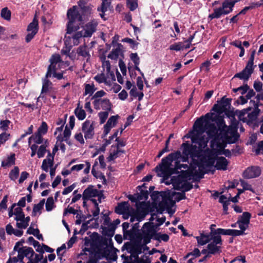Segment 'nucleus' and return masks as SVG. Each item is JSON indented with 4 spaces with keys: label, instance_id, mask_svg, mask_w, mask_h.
<instances>
[{
    "label": "nucleus",
    "instance_id": "20",
    "mask_svg": "<svg viewBox=\"0 0 263 263\" xmlns=\"http://www.w3.org/2000/svg\"><path fill=\"white\" fill-rule=\"evenodd\" d=\"M98 22L96 21H92L88 23L84 28V32H83L84 37H90L96 31Z\"/></svg>",
    "mask_w": 263,
    "mask_h": 263
},
{
    "label": "nucleus",
    "instance_id": "50",
    "mask_svg": "<svg viewBox=\"0 0 263 263\" xmlns=\"http://www.w3.org/2000/svg\"><path fill=\"white\" fill-rule=\"evenodd\" d=\"M19 175V168L18 167L15 166L13 170L11 171L9 173V177L12 180H15Z\"/></svg>",
    "mask_w": 263,
    "mask_h": 263
},
{
    "label": "nucleus",
    "instance_id": "14",
    "mask_svg": "<svg viewBox=\"0 0 263 263\" xmlns=\"http://www.w3.org/2000/svg\"><path fill=\"white\" fill-rule=\"evenodd\" d=\"M94 79L99 84L104 83L107 86H111L112 84L116 81L115 74L111 73L106 74L102 72L97 74Z\"/></svg>",
    "mask_w": 263,
    "mask_h": 263
},
{
    "label": "nucleus",
    "instance_id": "51",
    "mask_svg": "<svg viewBox=\"0 0 263 263\" xmlns=\"http://www.w3.org/2000/svg\"><path fill=\"white\" fill-rule=\"evenodd\" d=\"M126 5L131 11L135 10L138 7L137 0H126Z\"/></svg>",
    "mask_w": 263,
    "mask_h": 263
},
{
    "label": "nucleus",
    "instance_id": "21",
    "mask_svg": "<svg viewBox=\"0 0 263 263\" xmlns=\"http://www.w3.org/2000/svg\"><path fill=\"white\" fill-rule=\"evenodd\" d=\"M213 235H229L232 236H240L241 234L240 231H238L237 230L234 229H224L218 228L214 232L212 233Z\"/></svg>",
    "mask_w": 263,
    "mask_h": 263
},
{
    "label": "nucleus",
    "instance_id": "63",
    "mask_svg": "<svg viewBox=\"0 0 263 263\" xmlns=\"http://www.w3.org/2000/svg\"><path fill=\"white\" fill-rule=\"evenodd\" d=\"M85 103L84 105L85 108L87 110V111H88L89 113H92L93 110L91 107V103L89 99V98H87L85 99Z\"/></svg>",
    "mask_w": 263,
    "mask_h": 263
},
{
    "label": "nucleus",
    "instance_id": "13",
    "mask_svg": "<svg viewBox=\"0 0 263 263\" xmlns=\"http://www.w3.org/2000/svg\"><path fill=\"white\" fill-rule=\"evenodd\" d=\"M82 131L85 139H91L95 135V122L87 120L82 125Z\"/></svg>",
    "mask_w": 263,
    "mask_h": 263
},
{
    "label": "nucleus",
    "instance_id": "16",
    "mask_svg": "<svg viewBox=\"0 0 263 263\" xmlns=\"http://www.w3.org/2000/svg\"><path fill=\"white\" fill-rule=\"evenodd\" d=\"M8 215L9 217L15 216L14 219L16 221L20 220L25 215L23 210L21 207L16 206V204H13L9 209Z\"/></svg>",
    "mask_w": 263,
    "mask_h": 263
},
{
    "label": "nucleus",
    "instance_id": "15",
    "mask_svg": "<svg viewBox=\"0 0 263 263\" xmlns=\"http://www.w3.org/2000/svg\"><path fill=\"white\" fill-rule=\"evenodd\" d=\"M146 212L144 210L137 208L136 210L132 209L130 214V222L137 221L138 222L142 221L146 216Z\"/></svg>",
    "mask_w": 263,
    "mask_h": 263
},
{
    "label": "nucleus",
    "instance_id": "43",
    "mask_svg": "<svg viewBox=\"0 0 263 263\" xmlns=\"http://www.w3.org/2000/svg\"><path fill=\"white\" fill-rule=\"evenodd\" d=\"M154 239L159 241H163L166 242L169 239V236L166 234L157 233L156 235L155 236Z\"/></svg>",
    "mask_w": 263,
    "mask_h": 263
},
{
    "label": "nucleus",
    "instance_id": "46",
    "mask_svg": "<svg viewBox=\"0 0 263 263\" xmlns=\"http://www.w3.org/2000/svg\"><path fill=\"white\" fill-rule=\"evenodd\" d=\"M101 8H98V11H101L102 12H105L109 8L111 4V0H102Z\"/></svg>",
    "mask_w": 263,
    "mask_h": 263
},
{
    "label": "nucleus",
    "instance_id": "44",
    "mask_svg": "<svg viewBox=\"0 0 263 263\" xmlns=\"http://www.w3.org/2000/svg\"><path fill=\"white\" fill-rule=\"evenodd\" d=\"M250 218L251 214L249 213L244 212L239 218L238 221L249 224Z\"/></svg>",
    "mask_w": 263,
    "mask_h": 263
},
{
    "label": "nucleus",
    "instance_id": "3",
    "mask_svg": "<svg viewBox=\"0 0 263 263\" xmlns=\"http://www.w3.org/2000/svg\"><path fill=\"white\" fill-rule=\"evenodd\" d=\"M231 130V137H226V139L212 141L211 155L217 156L219 155H224L226 157H230L231 155V152L228 149H225L227 143H233L237 140V136H235V131L231 127L229 128Z\"/></svg>",
    "mask_w": 263,
    "mask_h": 263
},
{
    "label": "nucleus",
    "instance_id": "58",
    "mask_svg": "<svg viewBox=\"0 0 263 263\" xmlns=\"http://www.w3.org/2000/svg\"><path fill=\"white\" fill-rule=\"evenodd\" d=\"M10 123V121L7 120L1 121L0 122V128L3 130H7L9 127Z\"/></svg>",
    "mask_w": 263,
    "mask_h": 263
},
{
    "label": "nucleus",
    "instance_id": "47",
    "mask_svg": "<svg viewBox=\"0 0 263 263\" xmlns=\"http://www.w3.org/2000/svg\"><path fill=\"white\" fill-rule=\"evenodd\" d=\"M184 47V44L183 42H178L173 44L170 46V49L171 50L180 51Z\"/></svg>",
    "mask_w": 263,
    "mask_h": 263
},
{
    "label": "nucleus",
    "instance_id": "45",
    "mask_svg": "<svg viewBox=\"0 0 263 263\" xmlns=\"http://www.w3.org/2000/svg\"><path fill=\"white\" fill-rule=\"evenodd\" d=\"M120 153H123V151L119 150L118 148H117L116 150H111L110 155L108 157V161H112L119 156V154Z\"/></svg>",
    "mask_w": 263,
    "mask_h": 263
},
{
    "label": "nucleus",
    "instance_id": "8",
    "mask_svg": "<svg viewBox=\"0 0 263 263\" xmlns=\"http://www.w3.org/2000/svg\"><path fill=\"white\" fill-rule=\"evenodd\" d=\"M152 198L155 203L159 202V206L166 210L171 215L175 213V210L173 209L175 204V202L170 198L164 197L162 193H154L152 195Z\"/></svg>",
    "mask_w": 263,
    "mask_h": 263
},
{
    "label": "nucleus",
    "instance_id": "2",
    "mask_svg": "<svg viewBox=\"0 0 263 263\" xmlns=\"http://www.w3.org/2000/svg\"><path fill=\"white\" fill-rule=\"evenodd\" d=\"M210 115L207 114L197 119L194 124V130L190 133V137L192 144L184 143L182 144V155L180 152L177 151L170 154L167 157L163 158V161L171 162L172 159L182 158L183 161H187L189 158L195 159L198 158L203 149L207 146L210 139L213 141L226 139V137H231V127L235 131V136H237L236 130L232 126H227L223 119L219 118L216 121L218 127L213 123H211L209 119Z\"/></svg>",
    "mask_w": 263,
    "mask_h": 263
},
{
    "label": "nucleus",
    "instance_id": "52",
    "mask_svg": "<svg viewBox=\"0 0 263 263\" xmlns=\"http://www.w3.org/2000/svg\"><path fill=\"white\" fill-rule=\"evenodd\" d=\"M108 110H106V111H102V112H100L99 113L98 116L99 117L100 123L101 124L104 123L105 122L107 118H108Z\"/></svg>",
    "mask_w": 263,
    "mask_h": 263
},
{
    "label": "nucleus",
    "instance_id": "28",
    "mask_svg": "<svg viewBox=\"0 0 263 263\" xmlns=\"http://www.w3.org/2000/svg\"><path fill=\"white\" fill-rule=\"evenodd\" d=\"M47 78L48 77H46V78L43 81L42 92L40 96L37 98V102L40 101L41 99H43L44 98L43 93L48 90L49 87L52 84L51 82L47 79Z\"/></svg>",
    "mask_w": 263,
    "mask_h": 263
},
{
    "label": "nucleus",
    "instance_id": "11",
    "mask_svg": "<svg viewBox=\"0 0 263 263\" xmlns=\"http://www.w3.org/2000/svg\"><path fill=\"white\" fill-rule=\"evenodd\" d=\"M254 54L251 55L249 61H248L245 68L240 72L235 74L233 78H238L240 80L246 82L248 80L251 74L254 70L253 68Z\"/></svg>",
    "mask_w": 263,
    "mask_h": 263
},
{
    "label": "nucleus",
    "instance_id": "37",
    "mask_svg": "<svg viewBox=\"0 0 263 263\" xmlns=\"http://www.w3.org/2000/svg\"><path fill=\"white\" fill-rule=\"evenodd\" d=\"M77 53L79 55L86 58L87 60L90 57V54H89L87 48L86 46L79 47L77 49Z\"/></svg>",
    "mask_w": 263,
    "mask_h": 263
},
{
    "label": "nucleus",
    "instance_id": "42",
    "mask_svg": "<svg viewBox=\"0 0 263 263\" xmlns=\"http://www.w3.org/2000/svg\"><path fill=\"white\" fill-rule=\"evenodd\" d=\"M102 68L103 69L104 72L106 74L111 73L112 74H115L114 72L111 71L110 69V64L109 61L104 60L102 62Z\"/></svg>",
    "mask_w": 263,
    "mask_h": 263
},
{
    "label": "nucleus",
    "instance_id": "64",
    "mask_svg": "<svg viewBox=\"0 0 263 263\" xmlns=\"http://www.w3.org/2000/svg\"><path fill=\"white\" fill-rule=\"evenodd\" d=\"M78 211L76 210L74 208L70 206H68L67 209H66L64 212V215H66L68 213L73 214L76 215L77 214Z\"/></svg>",
    "mask_w": 263,
    "mask_h": 263
},
{
    "label": "nucleus",
    "instance_id": "10",
    "mask_svg": "<svg viewBox=\"0 0 263 263\" xmlns=\"http://www.w3.org/2000/svg\"><path fill=\"white\" fill-rule=\"evenodd\" d=\"M156 234V229L152 222H145L144 224L142 229V236L145 243H149L152 238L154 239Z\"/></svg>",
    "mask_w": 263,
    "mask_h": 263
},
{
    "label": "nucleus",
    "instance_id": "31",
    "mask_svg": "<svg viewBox=\"0 0 263 263\" xmlns=\"http://www.w3.org/2000/svg\"><path fill=\"white\" fill-rule=\"evenodd\" d=\"M74 114L80 120H83L86 118L85 111L82 108V106H80V103L78 104L77 108L74 109Z\"/></svg>",
    "mask_w": 263,
    "mask_h": 263
},
{
    "label": "nucleus",
    "instance_id": "38",
    "mask_svg": "<svg viewBox=\"0 0 263 263\" xmlns=\"http://www.w3.org/2000/svg\"><path fill=\"white\" fill-rule=\"evenodd\" d=\"M121 53V49L120 47L113 49L108 55V58L112 60H117Z\"/></svg>",
    "mask_w": 263,
    "mask_h": 263
},
{
    "label": "nucleus",
    "instance_id": "62",
    "mask_svg": "<svg viewBox=\"0 0 263 263\" xmlns=\"http://www.w3.org/2000/svg\"><path fill=\"white\" fill-rule=\"evenodd\" d=\"M119 66L120 70L123 76L126 75V67L123 61L120 60L119 62Z\"/></svg>",
    "mask_w": 263,
    "mask_h": 263
},
{
    "label": "nucleus",
    "instance_id": "49",
    "mask_svg": "<svg viewBox=\"0 0 263 263\" xmlns=\"http://www.w3.org/2000/svg\"><path fill=\"white\" fill-rule=\"evenodd\" d=\"M47 124L45 122H42L41 126L39 127L36 133L42 135H44L47 132Z\"/></svg>",
    "mask_w": 263,
    "mask_h": 263
},
{
    "label": "nucleus",
    "instance_id": "29",
    "mask_svg": "<svg viewBox=\"0 0 263 263\" xmlns=\"http://www.w3.org/2000/svg\"><path fill=\"white\" fill-rule=\"evenodd\" d=\"M70 135L71 129L66 126L65 128L63 134H59L57 137V139L58 141L60 142H63L64 141L67 142Z\"/></svg>",
    "mask_w": 263,
    "mask_h": 263
},
{
    "label": "nucleus",
    "instance_id": "17",
    "mask_svg": "<svg viewBox=\"0 0 263 263\" xmlns=\"http://www.w3.org/2000/svg\"><path fill=\"white\" fill-rule=\"evenodd\" d=\"M50 65L49 66L48 71L46 73V77H49L51 76L52 69L57 70V65H60L61 62V59L60 55L58 54H53L52 55L50 59Z\"/></svg>",
    "mask_w": 263,
    "mask_h": 263
},
{
    "label": "nucleus",
    "instance_id": "56",
    "mask_svg": "<svg viewBox=\"0 0 263 263\" xmlns=\"http://www.w3.org/2000/svg\"><path fill=\"white\" fill-rule=\"evenodd\" d=\"M253 152H255L256 155L263 153V141L259 142L256 147H254L253 148Z\"/></svg>",
    "mask_w": 263,
    "mask_h": 263
},
{
    "label": "nucleus",
    "instance_id": "19",
    "mask_svg": "<svg viewBox=\"0 0 263 263\" xmlns=\"http://www.w3.org/2000/svg\"><path fill=\"white\" fill-rule=\"evenodd\" d=\"M93 104L96 109L102 108L104 110H109L111 108V104L108 99H102L93 101Z\"/></svg>",
    "mask_w": 263,
    "mask_h": 263
},
{
    "label": "nucleus",
    "instance_id": "54",
    "mask_svg": "<svg viewBox=\"0 0 263 263\" xmlns=\"http://www.w3.org/2000/svg\"><path fill=\"white\" fill-rule=\"evenodd\" d=\"M86 1L85 0H80L78 2L79 6L84 11L89 12L91 10L90 6H86Z\"/></svg>",
    "mask_w": 263,
    "mask_h": 263
},
{
    "label": "nucleus",
    "instance_id": "55",
    "mask_svg": "<svg viewBox=\"0 0 263 263\" xmlns=\"http://www.w3.org/2000/svg\"><path fill=\"white\" fill-rule=\"evenodd\" d=\"M26 222L25 221V215L23 218H22L20 220H18L16 221V227L19 229H26L28 224H25Z\"/></svg>",
    "mask_w": 263,
    "mask_h": 263
},
{
    "label": "nucleus",
    "instance_id": "53",
    "mask_svg": "<svg viewBox=\"0 0 263 263\" xmlns=\"http://www.w3.org/2000/svg\"><path fill=\"white\" fill-rule=\"evenodd\" d=\"M106 93L104 90H101L98 91L92 97L91 100H94V101L97 100H101V98L104 97Z\"/></svg>",
    "mask_w": 263,
    "mask_h": 263
},
{
    "label": "nucleus",
    "instance_id": "60",
    "mask_svg": "<svg viewBox=\"0 0 263 263\" xmlns=\"http://www.w3.org/2000/svg\"><path fill=\"white\" fill-rule=\"evenodd\" d=\"M76 184L73 183L72 185L65 188L62 192V194L65 195L70 193L76 187Z\"/></svg>",
    "mask_w": 263,
    "mask_h": 263
},
{
    "label": "nucleus",
    "instance_id": "24",
    "mask_svg": "<svg viewBox=\"0 0 263 263\" xmlns=\"http://www.w3.org/2000/svg\"><path fill=\"white\" fill-rule=\"evenodd\" d=\"M53 166V156H52L50 152H48L47 158L43 161L41 168L43 171H45L46 172H48L49 171V168H50V167H52Z\"/></svg>",
    "mask_w": 263,
    "mask_h": 263
},
{
    "label": "nucleus",
    "instance_id": "40",
    "mask_svg": "<svg viewBox=\"0 0 263 263\" xmlns=\"http://www.w3.org/2000/svg\"><path fill=\"white\" fill-rule=\"evenodd\" d=\"M27 31L28 32L32 31L37 33L38 31V22L35 18H34L32 22L29 24L27 28Z\"/></svg>",
    "mask_w": 263,
    "mask_h": 263
},
{
    "label": "nucleus",
    "instance_id": "48",
    "mask_svg": "<svg viewBox=\"0 0 263 263\" xmlns=\"http://www.w3.org/2000/svg\"><path fill=\"white\" fill-rule=\"evenodd\" d=\"M222 15H224L222 12L221 8H219L214 10L213 13L209 15V18L212 20L215 18H219Z\"/></svg>",
    "mask_w": 263,
    "mask_h": 263
},
{
    "label": "nucleus",
    "instance_id": "39",
    "mask_svg": "<svg viewBox=\"0 0 263 263\" xmlns=\"http://www.w3.org/2000/svg\"><path fill=\"white\" fill-rule=\"evenodd\" d=\"M55 207L54 200L52 197L48 198L45 203L46 210L47 212H50Z\"/></svg>",
    "mask_w": 263,
    "mask_h": 263
},
{
    "label": "nucleus",
    "instance_id": "1",
    "mask_svg": "<svg viewBox=\"0 0 263 263\" xmlns=\"http://www.w3.org/2000/svg\"><path fill=\"white\" fill-rule=\"evenodd\" d=\"M204 149L202 150L198 158H196L195 159L191 158L192 161L190 165L181 164V162L184 161L180 158L177 160L173 159L171 160V162H167V160L163 162L162 159L161 163L155 168L158 176L166 180L172 174H176L179 170H181L182 175H179L176 178L173 177L171 178V183L177 190L188 191L192 188V185L188 183L187 180L193 179L195 177L202 178L214 165L215 161V167L217 170H227L229 162L223 157H217L215 160V155H212L213 158H209L207 160L205 158V160H203L202 155Z\"/></svg>",
    "mask_w": 263,
    "mask_h": 263
},
{
    "label": "nucleus",
    "instance_id": "34",
    "mask_svg": "<svg viewBox=\"0 0 263 263\" xmlns=\"http://www.w3.org/2000/svg\"><path fill=\"white\" fill-rule=\"evenodd\" d=\"M47 147V140H45L44 143L42 144L37 149V155L39 158L44 157L47 152L46 147Z\"/></svg>",
    "mask_w": 263,
    "mask_h": 263
},
{
    "label": "nucleus",
    "instance_id": "30",
    "mask_svg": "<svg viewBox=\"0 0 263 263\" xmlns=\"http://www.w3.org/2000/svg\"><path fill=\"white\" fill-rule=\"evenodd\" d=\"M45 202V199H43L39 202V203L34 205L32 213V216H36V215H40L41 214V211L43 209Z\"/></svg>",
    "mask_w": 263,
    "mask_h": 263
},
{
    "label": "nucleus",
    "instance_id": "7",
    "mask_svg": "<svg viewBox=\"0 0 263 263\" xmlns=\"http://www.w3.org/2000/svg\"><path fill=\"white\" fill-rule=\"evenodd\" d=\"M16 257L22 263H39L41 259L32 248L28 247L20 249Z\"/></svg>",
    "mask_w": 263,
    "mask_h": 263
},
{
    "label": "nucleus",
    "instance_id": "26",
    "mask_svg": "<svg viewBox=\"0 0 263 263\" xmlns=\"http://www.w3.org/2000/svg\"><path fill=\"white\" fill-rule=\"evenodd\" d=\"M236 2V0H227L225 1L221 8L223 14L226 15L231 12Z\"/></svg>",
    "mask_w": 263,
    "mask_h": 263
},
{
    "label": "nucleus",
    "instance_id": "12",
    "mask_svg": "<svg viewBox=\"0 0 263 263\" xmlns=\"http://www.w3.org/2000/svg\"><path fill=\"white\" fill-rule=\"evenodd\" d=\"M210 243L208 245V254L218 253L222 245L221 236L212 234Z\"/></svg>",
    "mask_w": 263,
    "mask_h": 263
},
{
    "label": "nucleus",
    "instance_id": "61",
    "mask_svg": "<svg viewBox=\"0 0 263 263\" xmlns=\"http://www.w3.org/2000/svg\"><path fill=\"white\" fill-rule=\"evenodd\" d=\"M74 138L81 144H83L85 143L83 134L81 133H76L74 135Z\"/></svg>",
    "mask_w": 263,
    "mask_h": 263
},
{
    "label": "nucleus",
    "instance_id": "35",
    "mask_svg": "<svg viewBox=\"0 0 263 263\" xmlns=\"http://www.w3.org/2000/svg\"><path fill=\"white\" fill-rule=\"evenodd\" d=\"M96 89L97 88L93 83L86 84L84 87V95H89L90 96L94 93Z\"/></svg>",
    "mask_w": 263,
    "mask_h": 263
},
{
    "label": "nucleus",
    "instance_id": "4",
    "mask_svg": "<svg viewBox=\"0 0 263 263\" xmlns=\"http://www.w3.org/2000/svg\"><path fill=\"white\" fill-rule=\"evenodd\" d=\"M99 252L107 260H116L117 258V250L113 247L111 238L101 237L98 246Z\"/></svg>",
    "mask_w": 263,
    "mask_h": 263
},
{
    "label": "nucleus",
    "instance_id": "6",
    "mask_svg": "<svg viewBox=\"0 0 263 263\" xmlns=\"http://www.w3.org/2000/svg\"><path fill=\"white\" fill-rule=\"evenodd\" d=\"M83 35V31H74L71 33L67 31L64 39L65 47L62 49V53L66 55L68 54L72 46L80 43V40L84 37Z\"/></svg>",
    "mask_w": 263,
    "mask_h": 263
},
{
    "label": "nucleus",
    "instance_id": "22",
    "mask_svg": "<svg viewBox=\"0 0 263 263\" xmlns=\"http://www.w3.org/2000/svg\"><path fill=\"white\" fill-rule=\"evenodd\" d=\"M260 174V170L259 167L252 166L248 167L243 172V177L246 178H253L258 177Z\"/></svg>",
    "mask_w": 263,
    "mask_h": 263
},
{
    "label": "nucleus",
    "instance_id": "57",
    "mask_svg": "<svg viewBox=\"0 0 263 263\" xmlns=\"http://www.w3.org/2000/svg\"><path fill=\"white\" fill-rule=\"evenodd\" d=\"M237 223L238 224V227L240 228V230H238V231H240L241 233L240 235H242L245 234V231L248 228L249 226V224L246 223L245 222H239L237 221Z\"/></svg>",
    "mask_w": 263,
    "mask_h": 263
},
{
    "label": "nucleus",
    "instance_id": "33",
    "mask_svg": "<svg viewBox=\"0 0 263 263\" xmlns=\"http://www.w3.org/2000/svg\"><path fill=\"white\" fill-rule=\"evenodd\" d=\"M15 154H12L8 156L5 160L2 162V166L3 167L10 166L15 163Z\"/></svg>",
    "mask_w": 263,
    "mask_h": 263
},
{
    "label": "nucleus",
    "instance_id": "32",
    "mask_svg": "<svg viewBox=\"0 0 263 263\" xmlns=\"http://www.w3.org/2000/svg\"><path fill=\"white\" fill-rule=\"evenodd\" d=\"M211 235L201 234L200 236H196V239L199 245L203 246L210 241Z\"/></svg>",
    "mask_w": 263,
    "mask_h": 263
},
{
    "label": "nucleus",
    "instance_id": "9",
    "mask_svg": "<svg viewBox=\"0 0 263 263\" xmlns=\"http://www.w3.org/2000/svg\"><path fill=\"white\" fill-rule=\"evenodd\" d=\"M102 197V193L92 185H89L86 188L84 191L82 195L84 204H85V201L88 200H91L93 203H95L94 201H99V202H101Z\"/></svg>",
    "mask_w": 263,
    "mask_h": 263
},
{
    "label": "nucleus",
    "instance_id": "59",
    "mask_svg": "<svg viewBox=\"0 0 263 263\" xmlns=\"http://www.w3.org/2000/svg\"><path fill=\"white\" fill-rule=\"evenodd\" d=\"M122 42H126V43H127L128 44H129L131 46V47L132 48H134L135 47H136L138 43H137L136 42H135L134 40H133V39H130V38H124V39H123L122 40Z\"/></svg>",
    "mask_w": 263,
    "mask_h": 263
},
{
    "label": "nucleus",
    "instance_id": "36",
    "mask_svg": "<svg viewBox=\"0 0 263 263\" xmlns=\"http://www.w3.org/2000/svg\"><path fill=\"white\" fill-rule=\"evenodd\" d=\"M129 57L131 60L133 62L135 66V69L141 72L140 69L138 67L140 63V58L137 53H132Z\"/></svg>",
    "mask_w": 263,
    "mask_h": 263
},
{
    "label": "nucleus",
    "instance_id": "25",
    "mask_svg": "<svg viewBox=\"0 0 263 263\" xmlns=\"http://www.w3.org/2000/svg\"><path fill=\"white\" fill-rule=\"evenodd\" d=\"M90 163L88 161H85V163L76 164L71 167V171L72 172H79L82 169L84 170V173L87 174L89 173L90 169Z\"/></svg>",
    "mask_w": 263,
    "mask_h": 263
},
{
    "label": "nucleus",
    "instance_id": "27",
    "mask_svg": "<svg viewBox=\"0 0 263 263\" xmlns=\"http://www.w3.org/2000/svg\"><path fill=\"white\" fill-rule=\"evenodd\" d=\"M43 135L35 133L33 135L30 136L28 139V143L30 145L31 143L33 142L34 144H43L45 142L44 139L43 138Z\"/></svg>",
    "mask_w": 263,
    "mask_h": 263
},
{
    "label": "nucleus",
    "instance_id": "41",
    "mask_svg": "<svg viewBox=\"0 0 263 263\" xmlns=\"http://www.w3.org/2000/svg\"><path fill=\"white\" fill-rule=\"evenodd\" d=\"M11 11L8 9L7 7L3 8L1 10V16L4 19L9 21L11 19Z\"/></svg>",
    "mask_w": 263,
    "mask_h": 263
},
{
    "label": "nucleus",
    "instance_id": "23",
    "mask_svg": "<svg viewBox=\"0 0 263 263\" xmlns=\"http://www.w3.org/2000/svg\"><path fill=\"white\" fill-rule=\"evenodd\" d=\"M132 209L127 202H124L119 204L116 208L115 211L120 214H130Z\"/></svg>",
    "mask_w": 263,
    "mask_h": 263
},
{
    "label": "nucleus",
    "instance_id": "5",
    "mask_svg": "<svg viewBox=\"0 0 263 263\" xmlns=\"http://www.w3.org/2000/svg\"><path fill=\"white\" fill-rule=\"evenodd\" d=\"M67 15L69 22L67 25V33H71L74 31H77L79 29V25L82 21V16L80 14L78 7L73 6L70 8L67 13Z\"/></svg>",
    "mask_w": 263,
    "mask_h": 263
},
{
    "label": "nucleus",
    "instance_id": "18",
    "mask_svg": "<svg viewBox=\"0 0 263 263\" xmlns=\"http://www.w3.org/2000/svg\"><path fill=\"white\" fill-rule=\"evenodd\" d=\"M119 118V116L116 115L112 116L109 118L107 123L104 126V137L106 136L110 132L111 129L116 126Z\"/></svg>",
    "mask_w": 263,
    "mask_h": 263
}]
</instances>
